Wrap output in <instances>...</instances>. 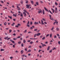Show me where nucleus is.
<instances>
[{
	"label": "nucleus",
	"instance_id": "obj_1",
	"mask_svg": "<svg viewBox=\"0 0 60 60\" xmlns=\"http://www.w3.org/2000/svg\"><path fill=\"white\" fill-rule=\"evenodd\" d=\"M38 11H38V13H39V14H40V13H42V10H41V9H39V10Z\"/></svg>",
	"mask_w": 60,
	"mask_h": 60
},
{
	"label": "nucleus",
	"instance_id": "obj_2",
	"mask_svg": "<svg viewBox=\"0 0 60 60\" xmlns=\"http://www.w3.org/2000/svg\"><path fill=\"white\" fill-rule=\"evenodd\" d=\"M26 5V6H27V7H26V8H27L28 9H29V7H30V6H31V5L27 4V5Z\"/></svg>",
	"mask_w": 60,
	"mask_h": 60
},
{
	"label": "nucleus",
	"instance_id": "obj_3",
	"mask_svg": "<svg viewBox=\"0 0 60 60\" xmlns=\"http://www.w3.org/2000/svg\"><path fill=\"white\" fill-rule=\"evenodd\" d=\"M55 13H57V8L56 7L55 8Z\"/></svg>",
	"mask_w": 60,
	"mask_h": 60
},
{
	"label": "nucleus",
	"instance_id": "obj_4",
	"mask_svg": "<svg viewBox=\"0 0 60 60\" xmlns=\"http://www.w3.org/2000/svg\"><path fill=\"white\" fill-rule=\"evenodd\" d=\"M44 8L45 10L46 11H47V12H49V10H48V9H47V8H46L45 7Z\"/></svg>",
	"mask_w": 60,
	"mask_h": 60
},
{
	"label": "nucleus",
	"instance_id": "obj_5",
	"mask_svg": "<svg viewBox=\"0 0 60 60\" xmlns=\"http://www.w3.org/2000/svg\"><path fill=\"white\" fill-rule=\"evenodd\" d=\"M41 24L42 25H44V23H43V21L42 20H41Z\"/></svg>",
	"mask_w": 60,
	"mask_h": 60
},
{
	"label": "nucleus",
	"instance_id": "obj_6",
	"mask_svg": "<svg viewBox=\"0 0 60 60\" xmlns=\"http://www.w3.org/2000/svg\"><path fill=\"white\" fill-rule=\"evenodd\" d=\"M10 41H11V42H12L13 43H14V44L15 43V42H14V41H12V40H10Z\"/></svg>",
	"mask_w": 60,
	"mask_h": 60
},
{
	"label": "nucleus",
	"instance_id": "obj_7",
	"mask_svg": "<svg viewBox=\"0 0 60 60\" xmlns=\"http://www.w3.org/2000/svg\"><path fill=\"white\" fill-rule=\"evenodd\" d=\"M34 24L35 25H36L37 24V25H38L39 24V22H34Z\"/></svg>",
	"mask_w": 60,
	"mask_h": 60
},
{
	"label": "nucleus",
	"instance_id": "obj_8",
	"mask_svg": "<svg viewBox=\"0 0 60 60\" xmlns=\"http://www.w3.org/2000/svg\"><path fill=\"white\" fill-rule=\"evenodd\" d=\"M23 14H24V16H25V17H26V14L25 12H23Z\"/></svg>",
	"mask_w": 60,
	"mask_h": 60
},
{
	"label": "nucleus",
	"instance_id": "obj_9",
	"mask_svg": "<svg viewBox=\"0 0 60 60\" xmlns=\"http://www.w3.org/2000/svg\"><path fill=\"white\" fill-rule=\"evenodd\" d=\"M20 52H21V54H22L23 53V52H24V50H22Z\"/></svg>",
	"mask_w": 60,
	"mask_h": 60
},
{
	"label": "nucleus",
	"instance_id": "obj_10",
	"mask_svg": "<svg viewBox=\"0 0 60 60\" xmlns=\"http://www.w3.org/2000/svg\"><path fill=\"white\" fill-rule=\"evenodd\" d=\"M43 14L44 15L45 14V11L44 10H42Z\"/></svg>",
	"mask_w": 60,
	"mask_h": 60
},
{
	"label": "nucleus",
	"instance_id": "obj_11",
	"mask_svg": "<svg viewBox=\"0 0 60 60\" xmlns=\"http://www.w3.org/2000/svg\"><path fill=\"white\" fill-rule=\"evenodd\" d=\"M49 49H50V46H48V47L47 50H49Z\"/></svg>",
	"mask_w": 60,
	"mask_h": 60
},
{
	"label": "nucleus",
	"instance_id": "obj_12",
	"mask_svg": "<svg viewBox=\"0 0 60 60\" xmlns=\"http://www.w3.org/2000/svg\"><path fill=\"white\" fill-rule=\"evenodd\" d=\"M4 26H6L7 24V23L6 22H5V23H4Z\"/></svg>",
	"mask_w": 60,
	"mask_h": 60
},
{
	"label": "nucleus",
	"instance_id": "obj_13",
	"mask_svg": "<svg viewBox=\"0 0 60 60\" xmlns=\"http://www.w3.org/2000/svg\"><path fill=\"white\" fill-rule=\"evenodd\" d=\"M13 16L15 17H17V15H15V14H13Z\"/></svg>",
	"mask_w": 60,
	"mask_h": 60
},
{
	"label": "nucleus",
	"instance_id": "obj_14",
	"mask_svg": "<svg viewBox=\"0 0 60 60\" xmlns=\"http://www.w3.org/2000/svg\"><path fill=\"white\" fill-rule=\"evenodd\" d=\"M37 36H39V35H41V33H39L38 34H36Z\"/></svg>",
	"mask_w": 60,
	"mask_h": 60
},
{
	"label": "nucleus",
	"instance_id": "obj_15",
	"mask_svg": "<svg viewBox=\"0 0 60 60\" xmlns=\"http://www.w3.org/2000/svg\"><path fill=\"white\" fill-rule=\"evenodd\" d=\"M46 46V45L44 44H43L42 45V46L43 47H44V46Z\"/></svg>",
	"mask_w": 60,
	"mask_h": 60
},
{
	"label": "nucleus",
	"instance_id": "obj_16",
	"mask_svg": "<svg viewBox=\"0 0 60 60\" xmlns=\"http://www.w3.org/2000/svg\"><path fill=\"white\" fill-rule=\"evenodd\" d=\"M30 2L32 4H34V1H33L31 0L30 1Z\"/></svg>",
	"mask_w": 60,
	"mask_h": 60
},
{
	"label": "nucleus",
	"instance_id": "obj_17",
	"mask_svg": "<svg viewBox=\"0 0 60 60\" xmlns=\"http://www.w3.org/2000/svg\"><path fill=\"white\" fill-rule=\"evenodd\" d=\"M56 30H57V31H59V28L58 27L56 28Z\"/></svg>",
	"mask_w": 60,
	"mask_h": 60
},
{
	"label": "nucleus",
	"instance_id": "obj_18",
	"mask_svg": "<svg viewBox=\"0 0 60 60\" xmlns=\"http://www.w3.org/2000/svg\"><path fill=\"white\" fill-rule=\"evenodd\" d=\"M8 18H9L11 19H12V17H11V16H9L8 15Z\"/></svg>",
	"mask_w": 60,
	"mask_h": 60
},
{
	"label": "nucleus",
	"instance_id": "obj_19",
	"mask_svg": "<svg viewBox=\"0 0 60 60\" xmlns=\"http://www.w3.org/2000/svg\"><path fill=\"white\" fill-rule=\"evenodd\" d=\"M45 37H43L42 38V40H45Z\"/></svg>",
	"mask_w": 60,
	"mask_h": 60
},
{
	"label": "nucleus",
	"instance_id": "obj_20",
	"mask_svg": "<svg viewBox=\"0 0 60 60\" xmlns=\"http://www.w3.org/2000/svg\"><path fill=\"white\" fill-rule=\"evenodd\" d=\"M27 26L28 27H30V25H29V24H27Z\"/></svg>",
	"mask_w": 60,
	"mask_h": 60
},
{
	"label": "nucleus",
	"instance_id": "obj_21",
	"mask_svg": "<svg viewBox=\"0 0 60 60\" xmlns=\"http://www.w3.org/2000/svg\"><path fill=\"white\" fill-rule=\"evenodd\" d=\"M23 42L24 43H25L26 42V41L25 40H24L23 41Z\"/></svg>",
	"mask_w": 60,
	"mask_h": 60
},
{
	"label": "nucleus",
	"instance_id": "obj_22",
	"mask_svg": "<svg viewBox=\"0 0 60 60\" xmlns=\"http://www.w3.org/2000/svg\"><path fill=\"white\" fill-rule=\"evenodd\" d=\"M49 11L50 12V13L51 14H53V13H52V12H51V11H50V10H49Z\"/></svg>",
	"mask_w": 60,
	"mask_h": 60
},
{
	"label": "nucleus",
	"instance_id": "obj_23",
	"mask_svg": "<svg viewBox=\"0 0 60 60\" xmlns=\"http://www.w3.org/2000/svg\"><path fill=\"white\" fill-rule=\"evenodd\" d=\"M17 25L18 26H21V24L19 23H18L17 24Z\"/></svg>",
	"mask_w": 60,
	"mask_h": 60
},
{
	"label": "nucleus",
	"instance_id": "obj_24",
	"mask_svg": "<svg viewBox=\"0 0 60 60\" xmlns=\"http://www.w3.org/2000/svg\"><path fill=\"white\" fill-rule=\"evenodd\" d=\"M55 4L56 5H58V4H57V3L56 2H55Z\"/></svg>",
	"mask_w": 60,
	"mask_h": 60
},
{
	"label": "nucleus",
	"instance_id": "obj_25",
	"mask_svg": "<svg viewBox=\"0 0 60 60\" xmlns=\"http://www.w3.org/2000/svg\"><path fill=\"white\" fill-rule=\"evenodd\" d=\"M15 27H17V28H18L19 27V26H18V25H16L15 26Z\"/></svg>",
	"mask_w": 60,
	"mask_h": 60
},
{
	"label": "nucleus",
	"instance_id": "obj_26",
	"mask_svg": "<svg viewBox=\"0 0 60 60\" xmlns=\"http://www.w3.org/2000/svg\"><path fill=\"white\" fill-rule=\"evenodd\" d=\"M14 24H15V23H12V24L11 25V26H14Z\"/></svg>",
	"mask_w": 60,
	"mask_h": 60
},
{
	"label": "nucleus",
	"instance_id": "obj_27",
	"mask_svg": "<svg viewBox=\"0 0 60 60\" xmlns=\"http://www.w3.org/2000/svg\"><path fill=\"white\" fill-rule=\"evenodd\" d=\"M36 4L37 5H39V4L38 2H36Z\"/></svg>",
	"mask_w": 60,
	"mask_h": 60
},
{
	"label": "nucleus",
	"instance_id": "obj_28",
	"mask_svg": "<svg viewBox=\"0 0 60 60\" xmlns=\"http://www.w3.org/2000/svg\"><path fill=\"white\" fill-rule=\"evenodd\" d=\"M31 51V50L30 49H29L27 51V52H30Z\"/></svg>",
	"mask_w": 60,
	"mask_h": 60
},
{
	"label": "nucleus",
	"instance_id": "obj_29",
	"mask_svg": "<svg viewBox=\"0 0 60 60\" xmlns=\"http://www.w3.org/2000/svg\"><path fill=\"white\" fill-rule=\"evenodd\" d=\"M33 43V41H31L30 42V43L31 44H32V43Z\"/></svg>",
	"mask_w": 60,
	"mask_h": 60
},
{
	"label": "nucleus",
	"instance_id": "obj_30",
	"mask_svg": "<svg viewBox=\"0 0 60 60\" xmlns=\"http://www.w3.org/2000/svg\"><path fill=\"white\" fill-rule=\"evenodd\" d=\"M1 51H4V49H1L0 50Z\"/></svg>",
	"mask_w": 60,
	"mask_h": 60
},
{
	"label": "nucleus",
	"instance_id": "obj_31",
	"mask_svg": "<svg viewBox=\"0 0 60 60\" xmlns=\"http://www.w3.org/2000/svg\"><path fill=\"white\" fill-rule=\"evenodd\" d=\"M0 3L3 4V3H4V2H3V1L1 0L0 1Z\"/></svg>",
	"mask_w": 60,
	"mask_h": 60
},
{
	"label": "nucleus",
	"instance_id": "obj_32",
	"mask_svg": "<svg viewBox=\"0 0 60 60\" xmlns=\"http://www.w3.org/2000/svg\"><path fill=\"white\" fill-rule=\"evenodd\" d=\"M18 44H20L21 43V41H20V42H18Z\"/></svg>",
	"mask_w": 60,
	"mask_h": 60
},
{
	"label": "nucleus",
	"instance_id": "obj_33",
	"mask_svg": "<svg viewBox=\"0 0 60 60\" xmlns=\"http://www.w3.org/2000/svg\"><path fill=\"white\" fill-rule=\"evenodd\" d=\"M50 19L51 20H53V18L51 17L50 18Z\"/></svg>",
	"mask_w": 60,
	"mask_h": 60
},
{
	"label": "nucleus",
	"instance_id": "obj_34",
	"mask_svg": "<svg viewBox=\"0 0 60 60\" xmlns=\"http://www.w3.org/2000/svg\"><path fill=\"white\" fill-rule=\"evenodd\" d=\"M21 17H23V14H21Z\"/></svg>",
	"mask_w": 60,
	"mask_h": 60
},
{
	"label": "nucleus",
	"instance_id": "obj_35",
	"mask_svg": "<svg viewBox=\"0 0 60 60\" xmlns=\"http://www.w3.org/2000/svg\"><path fill=\"white\" fill-rule=\"evenodd\" d=\"M26 30L24 32V33H26Z\"/></svg>",
	"mask_w": 60,
	"mask_h": 60
},
{
	"label": "nucleus",
	"instance_id": "obj_36",
	"mask_svg": "<svg viewBox=\"0 0 60 60\" xmlns=\"http://www.w3.org/2000/svg\"><path fill=\"white\" fill-rule=\"evenodd\" d=\"M50 38H51L52 37V34H50Z\"/></svg>",
	"mask_w": 60,
	"mask_h": 60
},
{
	"label": "nucleus",
	"instance_id": "obj_37",
	"mask_svg": "<svg viewBox=\"0 0 60 60\" xmlns=\"http://www.w3.org/2000/svg\"><path fill=\"white\" fill-rule=\"evenodd\" d=\"M42 51V50H39L38 51V52H39V53H40V51Z\"/></svg>",
	"mask_w": 60,
	"mask_h": 60
},
{
	"label": "nucleus",
	"instance_id": "obj_38",
	"mask_svg": "<svg viewBox=\"0 0 60 60\" xmlns=\"http://www.w3.org/2000/svg\"><path fill=\"white\" fill-rule=\"evenodd\" d=\"M52 52V49H51V50L49 51V53H51Z\"/></svg>",
	"mask_w": 60,
	"mask_h": 60
},
{
	"label": "nucleus",
	"instance_id": "obj_39",
	"mask_svg": "<svg viewBox=\"0 0 60 60\" xmlns=\"http://www.w3.org/2000/svg\"><path fill=\"white\" fill-rule=\"evenodd\" d=\"M21 3L22 4H23V1L22 0L21 1Z\"/></svg>",
	"mask_w": 60,
	"mask_h": 60
},
{
	"label": "nucleus",
	"instance_id": "obj_40",
	"mask_svg": "<svg viewBox=\"0 0 60 60\" xmlns=\"http://www.w3.org/2000/svg\"><path fill=\"white\" fill-rule=\"evenodd\" d=\"M15 44L14 45H13V48H15Z\"/></svg>",
	"mask_w": 60,
	"mask_h": 60
},
{
	"label": "nucleus",
	"instance_id": "obj_41",
	"mask_svg": "<svg viewBox=\"0 0 60 60\" xmlns=\"http://www.w3.org/2000/svg\"><path fill=\"white\" fill-rule=\"evenodd\" d=\"M36 36H37L36 34H35L34 35V37H36Z\"/></svg>",
	"mask_w": 60,
	"mask_h": 60
},
{
	"label": "nucleus",
	"instance_id": "obj_42",
	"mask_svg": "<svg viewBox=\"0 0 60 60\" xmlns=\"http://www.w3.org/2000/svg\"><path fill=\"white\" fill-rule=\"evenodd\" d=\"M51 10L52 11H55V10H54V9L53 8H52Z\"/></svg>",
	"mask_w": 60,
	"mask_h": 60
},
{
	"label": "nucleus",
	"instance_id": "obj_43",
	"mask_svg": "<svg viewBox=\"0 0 60 60\" xmlns=\"http://www.w3.org/2000/svg\"><path fill=\"white\" fill-rule=\"evenodd\" d=\"M13 39L14 40H17V38H13Z\"/></svg>",
	"mask_w": 60,
	"mask_h": 60
},
{
	"label": "nucleus",
	"instance_id": "obj_44",
	"mask_svg": "<svg viewBox=\"0 0 60 60\" xmlns=\"http://www.w3.org/2000/svg\"><path fill=\"white\" fill-rule=\"evenodd\" d=\"M23 11H24L25 12L26 11V10L24 9L23 10Z\"/></svg>",
	"mask_w": 60,
	"mask_h": 60
},
{
	"label": "nucleus",
	"instance_id": "obj_45",
	"mask_svg": "<svg viewBox=\"0 0 60 60\" xmlns=\"http://www.w3.org/2000/svg\"><path fill=\"white\" fill-rule=\"evenodd\" d=\"M49 35V34H48L46 35V37H48Z\"/></svg>",
	"mask_w": 60,
	"mask_h": 60
},
{
	"label": "nucleus",
	"instance_id": "obj_46",
	"mask_svg": "<svg viewBox=\"0 0 60 60\" xmlns=\"http://www.w3.org/2000/svg\"><path fill=\"white\" fill-rule=\"evenodd\" d=\"M21 46L22 47H23V46H24V44L22 43L21 44Z\"/></svg>",
	"mask_w": 60,
	"mask_h": 60
},
{
	"label": "nucleus",
	"instance_id": "obj_47",
	"mask_svg": "<svg viewBox=\"0 0 60 60\" xmlns=\"http://www.w3.org/2000/svg\"><path fill=\"white\" fill-rule=\"evenodd\" d=\"M42 19L44 20V21H46V20H45V19H44V18L43 19Z\"/></svg>",
	"mask_w": 60,
	"mask_h": 60
},
{
	"label": "nucleus",
	"instance_id": "obj_48",
	"mask_svg": "<svg viewBox=\"0 0 60 60\" xmlns=\"http://www.w3.org/2000/svg\"><path fill=\"white\" fill-rule=\"evenodd\" d=\"M21 37V36H18L17 37V38H20Z\"/></svg>",
	"mask_w": 60,
	"mask_h": 60
},
{
	"label": "nucleus",
	"instance_id": "obj_49",
	"mask_svg": "<svg viewBox=\"0 0 60 60\" xmlns=\"http://www.w3.org/2000/svg\"><path fill=\"white\" fill-rule=\"evenodd\" d=\"M33 27H31L30 28V29H31V30H32V29H33Z\"/></svg>",
	"mask_w": 60,
	"mask_h": 60
},
{
	"label": "nucleus",
	"instance_id": "obj_50",
	"mask_svg": "<svg viewBox=\"0 0 60 60\" xmlns=\"http://www.w3.org/2000/svg\"><path fill=\"white\" fill-rule=\"evenodd\" d=\"M15 53H18L19 52V51H18L17 50H16V51H15Z\"/></svg>",
	"mask_w": 60,
	"mask_h": 60
},
{
	"label": "nucleus",
	"instance_id": "obj_51",
	"mask_svg": "<svg viewBox=\"0 0 60 60\" xmlns=\"http://www.w3.org/2000/svg\"><path fill=\"white\" fill-rule=\"evenodd\" d=\"M54 29V27H53L52 29H51V30H52Z\"/></svg>",
	"mask_w": 60,
	"mask_h": 60
},
{
	"label": "nucleus",
	"instance_id": "obj_52",
	"mask_svg": "<svg viewBox=\"0 0 60 60\" xmlns=\"http://www.w3.org/2000/svg\"><path fill=\"white\" fill-rule=\"evenodd\" d=\"M10 39H11V38H8L7 39V40H9Z\"/></svg>",
	"mask_w": 60,
	"mask_h": 60
},
{
	"label": "nucleus",
	"instance_id": "obj_53",
	"mask_svg": "<svg viewBox=\"0 0 60 60\" xmlns=\"http://www.w3.org/2000/svg\"><path fill=\"white\" fill-rule=\"evenodd\" d=\"M56 37H57L55 35L54 38H56Z\"/></svg>",
	"mask_w": 60,
	"mask_h": 60
},
{
	"label": "nucleus",
	"instance_id": "obj_54",
	"mask_svg": "<svg viewBox=\"0 0 60 60\" xmlns=\"http://www.w3.org/2000/svg\"><path fill=\"white\" fill-rule=\"evenodd\" d=\"M9 33H11V30H9Z\"/></svg>",
	"mask_w": 60,
	"mask_h": 60
},
{
	"label": "nucleus",
	"instance_id": "obj_55",
	"mask_svg": "<svg viewBox=\"0 0 60 60\" xmlns=\"http://www.w3.org/2000/svg\"><path fill=\"white\" fill-rule=\"evenodd\" d=\"M13 20H14V21H16V19H13Z\"/></svg>",
	"mask_w": 60,
	"mask_h": 60
},
{
	"label": "nucleus",
	"instance_id": "obj_56",
	"mask_svg": "<svg viewBox=\"0 0 60 60\" xmlns=\"http://www.w3.org/2000/svg\"><path fill=\"white\" fill-rule=\"evenodd\" d=\"M36 9L37 10H38V11H39V10H40V9H38V8H36Z\"/></svg>",
	"mask_w": 60,
	"mask_h": 60
},
{
	"label": "nucleus",
	"instance_id": "obj_57",
	"mask_svg": "<svg viewBox=\"0 0 60 60\" xmlns=\"http://www.w3.org/2000/svg\"><path fill=\"white\" fill-rule=\"evenodd\" d=\"M28 1H27L26 2V4H27L28 3Z\"/></svg>",
	"mask_w": 60,
	"mask_h": 60
},
{
	"label": "nucleus",
	"instance_id": "obj_58",
	"mask_svg": "<svg viewBox=\"0 0 60 60\" xmlns=\"http://www.w3.org/2000/svg\"><path fill=\"white\" fill-rule=\"evenodd\" d=\"M12 58H13V57H10V58L11 59H12Z\"/></svg>",
	"mask_w": 60,
	"mask_h": 60
},
{
	"label": "nucleus",
	"instance_id": "obj_59",
	"mask_svg": "<svg viewBox=\"0 0 60 60\" xmlns=\"http://www.w3.org/2000/svg\"><path fill=\"white\" fill-rule=\"evenodd\" d=\"M13 35H14V36H16V34H13Z\"/></svg>",
	"mask_w": 60,
	"mask_h": 60
},
{
	"label": "nucleus",
	"instance_id": "obj_60",
	"mask_svg": "<svg viewBox=\"0 0 60 60\" xmlns=\"http://www.w3.org/2000/svg\"><path fill=\"white\" fill-rule=\"evenodd\" d=\"M18 11L20 10V8H18Z\"/></svg>",
	"mask_w": 60,
	"mask_h": 60
},
{
	"label": "nucleus",
	"instance_id": "obj_61",
	"mask_svg": "<svg viewBox=\"0 0 60 60\" xmlns=\"http://www.w3.org/2000/svg\"><path fill=\"white\" fill-rule=\"evenodd\" d=\"M34 31H37V29H36L34 30Z\"/></svg>",
	"mask_w": 60,
	"mask_h": 60
},
{
	"label": "nucleus",
	"instance_id": "obj_62",
	"mask_svg": "<svg viewBox=\"0 0 60 60\" xmlns=\"http://www.w3.org/2000/svg\"><path fill=\"white\" fill-rule=\"evenodd\" d=\"M56 22H54L53 23V25H55V24H56Z\"/></svg>",
	"mask_w": 60,
	"mask_h": 60
},
{
	"label": "nucleus",
	"instance_id": "obj_63",
	"mask_svg": "<svg viewBox=\"0 0 60 60\" xmlns=\"http://www.w3.org/2000/svg\"><path fill=\"white\" fill-rule=\"evenodd\" d=\"M53 48L54 49H56V47H54Z\"/></svg>",
	"mask_w": 60,
	"mask_h": 60
},
{
	"label": "nucleus",
	"instance_id": "obj_64",
	"mask_svg": "<svg viewBox=\"0 0 60 60\" xmlns=\"http://www.w3.org/2000/svg\"><path fill=\"white\" fill-rule=\"evenodd\" d=\"M58 43H59V44L60 45V41H58Z\"/></svg>",
	"mask_w": 60,
	"mask_h": 60
}]
</instances>
